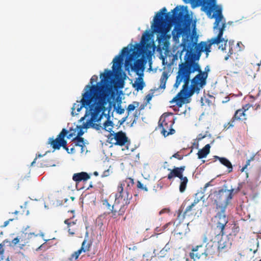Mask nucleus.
I'll list each match as a JSON object with an SVG mask.
<instances>
[{
	"mask_svg": "<svg viewBox=\"0 0 261 261\" xmlns=\"http://www.w3.org/2000/svg\"><path fill=\"white\" fill-rule=\"evenodd\" d=\"M184 8V7L182 6L181 9ZM191 23L190 16L184 9L180 10L178 6L169 13H167L166 8L163 7L155 15L151 27L153 32L165 34L169 30L168 25L173 23L174 28L172 34L174 41L178 40L181 35L183 37L180 44L182 49L179 53V58L181 59L182 53L186 51L185 61H199L201 53L205 51L207 56L211 51V45L216 43H212L211 39L208 44L203 41L197 44V38H196L194 41V37L191 35Z\"/></svg>",
	"mask_w": 261,
	"mask_h": 261,
	"instance_id": "1",
	"label": "nucleus"
},
{
	"mask_svg": "<svg viewBox=\"0 0 261 261\" xmlns=\"http://www.w3.org/2000/svg\"><path fill=\"white\" fill-rule=\"evenodd\" d=\"M100 81L95 85L90 87V85H87L85 87L82 98L80 101H77V103H74L72 108V116L77 115L84 107L90 111L92 119L96 118L95 116L99 112L105 100L111 94L114 83V72L106 69L105 73L100 74Z\"/></svg>",
	"mask_w": 261,
	"mask_h": 261,
	"instance_id": "2",
	"label": "nucleus"
},
{
	"mask_svg": "<svg viewBox=\"0 0 261 261\" xmlns=\"http://www.w3.org/2000/svg\"><path fill=\"white\" fill-rule=\"evenodd\" d=\"M198 69L194 66H191L189 63L186 61L178 65V70L174 88L177 89L182 82H184V85L182 86L181 90L172 100V101H176L178 106H181V103H179V102H182L185 98L192 95L195 92L199 93L200 89L203 87H201L199 84L193 86L192 79L191 81V85L190 87L189 86L190 75L195 72V71Z\"/></svg>",
	"mask_w": 261,
	"mask_h": 261,
	"instance_id": "3",
	"label": "nucleus"
},
{
	"mask_svg": "<svg viewBox=\"0 0 261 261\" xmlns=\"http://www.w3.org/2000/svg\"><path fill=\"white\" fill-rule=\"evenodd\" d=\"M148 33H144L142 37L141 44H137L135 49L133 48L131 45L130 48L128 46L124 47L121 53L116 56L113 60V66L112 70L115 76V72L118 71L123 65L124 58L125 57V65L126 67L131 66V62L137 59L141 55L147 51V48L149 45H145L146 42L148 40ZM128 67H127V68Z\"/></svg>",
	"mask_w": 261,
	"mask_h": 261,
	"instance_id": "4",
	"label": "nucleus"
},
{
	"mask_svg": "<svg viewBox=\"0 0 261 261\" xmlns=\"http://www.w3.org/2000/svg\"><path fill=\"white\" fill-rule=\"evenodd\" d=\"M186 4H191L193 8L201 7L203 11L210 18L215 19V29L223 18L222 6L217 4V0H183Z\"/></svg>",
	"mask_w": 261,
	"mask_h": 261,
	"instance_id": "5",
	"label": "nucleus"
},
{
	"mask_svg": "<svg viewBox=\"0 0 261 261\" xmlns=\"http://www.w3.org/2000/svg\"><path fill=\"white\" fill-rule=\"evenodd\" d=\"M134 185V180L131 178H126L120 182L117 188V193L115 195V204H121V206L127 205L130 202L132 196L129 197V192Z\"/></svg>",
	"mask_w": 261,
	"mask_h": 261,
	"instance_id": "6",
	"label": "nucleus"
},
{
	"mask_svg": "<svg viewBox=\"0 0 261 261\" xmlns=\"http://www.w3.org/2000/svg\"><path fill=\"white\" fill-rule=\"evenodd\" d=\"M233 189H221L214 192L209 197L216 205V209H223L226 210L229 201L232 198Z\"/></svg>",
	"mask_w": 261,
	"mask_h": 261,
	"instance_id": "7",
	"label": "nucleus"
},
{
	"mask_svg": "<svg viewBox=\"0 0 261 261\" xmlns=\"http://www.w3.org/2000/svg\"><path fill=\"white\" fill-rule=\"evenodd\" d=\"M112 98L111 94L107 97V98L105 100V101L103 103V105L101 107L100 110L99 112L98 113L97 115L95 116L96 118L94 119H92V114H90L91 118L89 119L87 122H89V127H93L96 130H99L100 128H102L104 127H102L99 124H97L94 123L95 122H99L102 118L103 116H105L108 119V114L110 115V113L112 110V107L115 106V104H114L112 101H111Z\"/></svg>",
	"mask_w": 261,
	"mask_h": 261,
	"instance_id": "8",
	"label": "nucleus"
},
{
	"mask_svg": "<svg viewBox=\"0 0 261 261\" xmlns=\"http://www.w3.org/2000/svg\"><path fill=\"white\" fill-rule=\"evenodd\" d=\"M107 115L108 120L103 123L104 127L103 128L110 133V134L108 136L110 142L113 143L112 141L114 139L116 141V142L114 143L115 145L123 146L127 140L125 133L122 131L115 133L113 130L114 123L112 121L110 120V115L109 114Z\"/></svg>",
	"mask_w": 261,
	"mask_h": 261,
	"instance_id": "9",
	"label": "nucleus"
},
{
	"mask_svg": "<svg viewBox=\"0 0 261 261\" xmlns=\"http://www.w3.org/2000/svg\"><path fill=\"white\" fill-rule=\"evenodd\" d=\"M190 66H194L198 69L195 72H198V74L192 79L193 86L200 85L201 87H204L206 84V80L208 76V72L210 71V67L206 66L204 68V71H202L201 69L200 66L198 61L188 62Z\"/></svg>",
	"mask_w": 261,
	"mask_h": 261,
	"instance_id": "10",
	"label": "nucleus"
},
{
	"mask_svg": "<svg viewBox=\"0 0 261 261\" xmlns=\"http://www.w3.org/2000/svg\"><path fill=\"white\" fill-rule=\"evenodd\" d=\"M172 115L171 113L170 114H164L160 118L159 125L162 128L161 133L164 137H167L170 134H173L175 132L172 128L174 123V118Z\"/></svg>",
	"mask_w": 261,
	"mask_h": 261,
	"instance_id": "11",
	"label": "nucleus"
},
{
	"mask_svg": "<svg viewBox=\"0 0 261 261\" xmlns=\"http://www.w3.org/2000/svg\"><path fill=\"white\" fill-rule=\"evenodd\" d=\"M215 22L214 23V30L215 31L216 30H218L219 31V33L216 37L212 38V43H216V44H218L220 42L224 41L225 43L226 44L227 42V39H225V38L222 37L224 31L225 30V28L226 27L225 20L224 17L223 16V18L221 19V20H220L217 27L215 29Z\"/></svg>",
	"mask_w": 261,
	"mask_h": 261,
	"instance_id": "12",
	"label": "nucleus"
},
{
	"mask_svg": "<svg viewBox=\"0 0 261 261\" xmlns=\"http://www.w3.org/2000/svg\"><path fill=\"white\" fill-rule=\"evenodd\" d=\"M219 210L220 211L217 213L216 216V218L217 219V229L220 230L219 234L223 236L225 233L224 230L228 220L225 213L226 210Z\"/></svg>",
	"mask_w": 261,
	"mask_h": 261,
	"instance_id": "13",
	"label": "nucleus"
},
{
	"mask_svg": "<svg viewBox=\"0 0 261 261\" xmlns=\"http://www.w3.org/2000/svg\"><path fill=\"white\" fill-rule=\"evenodd\" d=\"M134 61V65L131 63V66H128L127 68V67H126L124 64L125 70L129 71V68H130L132 70L135 71L137 75H140V73H143L144 67L142 60L140 59H136Z\"/></svg>",
	"mask_w": 261,
	"mask_h": 261,
	"instance_id": "14",
	"label": "nucleus"
},
{
	"mask_svg": "<svg viewBox=\"0 0 261 261\" xmlns=\"http://www.w3.org/2000/svg\"><path fill=\"white\" fill-rule=\"evenodd\" d=\"M185 167H174L172 170L168 169L170 172L168 175V179L171 180L173 177H178L179 179L183 177V172L185 171Z\"/></svg>",
	"mask_w": 261,
	"mask_h": 261,
	"instance_id": "15",
	"label": "nucleus"
},
{
	"mask_svg": "<svg viewBox=\"0 0 261 261\" xmlns=\"http://www.w3.org/2000/svg\"><path fill=\"white\" fill-rule=\"evenodd\" d=\"M203 250V246L202 245H197L193 247L192 249V252L190 253L191 258L195 260L204 256Z\"/></svg>",
	"mask_w": 261,
	"mask_h": 261,
	"instance_id": "16",
	"label": "nucleus"
},
{
	"mask_svg": "<svg viewBox=\"0 0 261 261\" xmlns=\"http://www.w3.org/2000/svg\"><path fill=\"white\" fill-rule=\"evenodd\" d=\"M248 109H245V108H243V109H239L237 110L233 118H232L231 120L228 123V124H230L229 126L228 127V128H230L231 127L233 126V122L236 120H245V111Z\"/></svg>",
	"mask_w": 261,
	"mask_h": 261,
	"instance_id": "17",
	"label": "nucleus"
},
{
	"mask_svg": "<svg viewBox=\"0 0 261 261\" xmlns=\"http://www.w3.org/2000/svg\"><path fill=\"white\" fill-rule=\"evenodd\" d=\"M222 236L221 239L218 242V249L220 251H225L229 248L231 245L229 239L227 236Z\"/></svg>",
	"mask_w": 261,
	"mask_h": 261,
	"instance_id": "18",
	"label": "nucleus"
},
{
	"mask_svg": "<svg viewBox=\"0 0 261 261\" xmlns=\"http://www.w3.org/2000/svg\"><path fill=\"white\" fill-rule=\"evenodd\" d=\"M143 75V73H140V74L138 75V77L135 81L133 84V87L137 91L142 90L145 85L142 78Z\"/></svg>",
	"mask_w": 261,
	"mask_h": 261,
	"instance_id": "19",
	"label": "nucleus"
},
{
	"mask_svg": "<svg viewBox=\"0 0 261 261\" xmlns=\"http://www.w3.org/2000/svg\"><path fill=\"white\" fill-rule=\"evenodd\" d=\"M90 178V177L88 173L85 172L75 173L72 176V179L76 182H80L82 180L86 181Z\"/></svg>",
	"mask_w": 261,
	"mask_h": 261,
	"instance_id": "20",
	"label": "nucleus"
},
{
	"mask_svg": "<svg viewBox=\"0 0 261 261\" xmlns=\"http://www.w3.org/2000/svg\"><path fill=\"white\" fill-rule=\"evenodd\" d=\"M90 247V244L87 243L86 241L84 240L83 242L81 248L77 251L74 252L71 255L72 258L76 259L82 252H86L88 250Z\"/></svg>",
	"mask_w": 261,
	"mask_h": 261,
	"instance_id": "21",
	"label": "nucleus"
},
{
	"mask_svg": "<svg viewBox=\"0 0 261 261\" xmlns=\"http://www.w3.org/2000/svg\"><path fill=\"white\" fill-rule=\"evenodd\" d=\"M214 157L215 159H218L222 164L227 167L228 172H231L232 171L233 168L232 164L228 159L218 156H215Z\"/></svg>",
	"mask_w": 261,
	"mask_h": 261,
	"instance_id": "22",
	"label": "nucleus"
},
{
	"mask_svg": "<svg viewBox=\"0 0 261 261\" xmlns=\"http://www.w3.org/2000/svg\"><path fill=\"white\" fill-rule=\"evenodd\" d=\"M210 145L206 144L202 149L199 150L197 153L198 159H201L205 158L210 153Z\"/></svg>",
	"mask_w": 261,
	"mask_h": 261,
	"instance_id": "23",
	"label": "nucleus"
},
{
	"mask_svg": "<svg viewBox=\"0 0 261 261\" xmlns=\"http://www.w3.org/2000/svg\"><path fill=\"white\" fill-rule=\"evenodd\" d=\"M68 131L66 130L65 128L62 129L61 132L58 135V139H60V147L63 146L64 148H65L66 146L67 142L64 139L65 136L68 134Z\"/></svg>",
	"mask_w": 261,
	"mask_h": 261,
	"instance_id": "24",
	"label": "nucleus"
},
{
	"mask_svg": "<svg viewBox=\"0 0 261 261\" xmlns=\"http://www.w3.org/2000/svg\"><path fill=\"white\" fill-rule=\"evenodd\" d=\"M203 253L205 258L210 255H212L214 253L212 245L208 244H207L204 247L203 246Z\"/></svg>",
	"mask_w": 261,
	"mask_h": 261,
	"instance_id": "25",
	"label": "nucleus"
},
{
	"mask_svg": "<svg viewBox=\"0 0 261 261\" xmlns=\"http://www.w3.org/2000/svg\"><path fill=\"white\" fill-rule=\"evenodd\" d=\"M169 77L168 73L166 71H164L162 73V76L160 79V88L161 89H165L166 87V84L167 81V79Z\"/></svg>",
	"mask_w": 261,
	"mask_h": 261,
	"instance_id": "26",
	"label": "nucleus"
},
{
	"mask_svg": "<svg viewBox=\"0 0 261 261\" xmlns=\"http://www.w3.org/2000/svg\"><path fill=\"white\" fill-rule=\"evenodd\" d=\"M89 122H86V123H83L82 125L77 126L78 130H77V136L76 137H81L84 133L83 128H87L89 127Z\"/></svg>",
	"mask_w": 261,
	"mask_h": 261,
	"instance_id": "27",
	"label": "nucleus"
},
{
	"mask_svg": "<svg viewBox=\"0 0 261 261\" xmlns=\"http://www.w3.org/2000/svg\"><path fill=\"white\" fill-rule=\"evenodd\" d=\"M49 143L53 146V148L55 149H59L60 148V146L59 145L60 140V139H58V137L55 140L49 138Z\"/></svg>",
	"mask_w": 261,
	"mask_h": 261,
	"instance_id": "28",
	"label": "nucleus"
},
{
	"mask_svg": "<svg viewBox=\"0 0 261 261\" xmlns=\"http://www.w3.org/2000/svg\"><path fill=\"white\" fill-rule=\"evenodd\" d=\"M180 179L181 180V182H180V184L179 186V191L181 193H182L186 190L188 180L187 177L186 176L182 177Z\"/></svg>",
	"mask_w": 261,
	"mask_h": 261,
	"instance_id": "29",
	"label": "nucleus"
},
{
	"mask_svg": "<svg viewBox=\"0 0 261 261\" xmlns=\"http://www.w3.org/2000/svg\"><path fill=\"white\" fill-rule=\"evenodd\" d=\"M73 141H75V145L81 147L82 149H83L84 143V139L82 137H75L73 139Z\"/></svg>",
	"mask_w": 261,
	"mask_h": 261,
	"instance_id": "30",
	"label": "nucleus"
},
{
	"mask_svg": "<svg viewBox=\"0 0 261 261\" xmlns=\"http://www.w3.org/2000/svg\"><path fill=\"white\" fill-rule=\"evenodd\" d=\"M215 185L214 180V179L211 180L210 181L206 183L204 187H203V189L201 190V195H202L206 190L207 188L209 187H213Z\"/></svg>",
	"mask_w": 261,
	"mask_h": 261,
	"instance_id": "31",
	"label": "nucleus"
},
{
	"mask_svg": "<svg viewBox=\"0 0 261 261\" xmlns=\"http://www.w3.org/2000/svg\"><path fill=\"white\" fill-rule=\"evenodd\" d=\"M170 246L168 244H167L164 248H163L160 252V257H163L166 254V253L169 250Z\"/></svg>",
	"mask_w": 261,
	"mask_h": 261,
	"instance_id": "32",
	"label": "nucleus"
},
{
	"mask_svg": "<svg viewBox=\"0 0 261 261\" xmlns=\"http://www.w3.org/2000/svg\"><path fill=\"white\" fill-rule=\"evenodd\" d=\"M203 196V194L201 195V191L198 192L195 194V198L193 203L196 205V204H197L201 199H202Z\"/></svg>",
	"mask_w": 261,
	"mask_h": 261,
	"instance_id": "33",
	"label": "nucleus"
},
{
	"mask_svg": "<svg viewBox=\"0 0 261 261\" xmlns=\"http://www.w3.org/2000/svg\"><path fill=\"white\" fill-rule=\"evenodd\" d=\"M103 204L106 205V206L107 207L108 209L110 211V212H112V213H114V214H115L116 213L117 211L113 210L114 206H111V204H109V203L108 202L107 200H105L103 201Z\"/></svg>",
	"mask_w": 261,
	"mask_h": 261,
	"instance_id": "34",
	"label": "nucleus"
},
{
	"mask_svg": "<svg viewBox=\"0 0 261 261\" xmlns=\"http://www.w3.org/2000/svg\"><path fill=\"white\" fill-rule=\"evenodd\" d=\"M155 90H151V91H152V92L148 94L146 96L145 99L146 100L147 103L149 102V101L151 100L152 97L153 96V93Z\"/></svg>",
	"mask_w": 261,
	"mask_h": 261,
	"instance_id": "35",
	"label": "nucleus"
},
{
	"mask_svg": "<svg viewBox=\"0 0 261 261\" xmlns=\"http://www.w3.org/2000/svg\"><path fill=\"white\" fill-rule=\"evenodd\" d=\"M98 79V76L96 75H94L92 76V77L90 79V84L88 85H90V87H92L93 86H94L93 83L97 81ZM96 84H95V85Z\"/></svg>",
	"mask_w": 261,
	"mask_h": 261,
	"instance_id": "36",
	"label": "nucleus"
},
{
	"mask_svg": "<svg viewBox=\"0 0 261 261\" xmlns=\"http://www.w3.org/2000/svg\"><path fill=\"white\" fill-rule=\"evenodd\" d=\"M116 113L119 114H122L124 112V109L123 108H121V106L120 104L118 105V106L115 108Z\"/></svg>",
	"mask_w": 261,
	"mask_h": 261,
	"instance_id": "37",
	"label": "nucleus"
},
{
	"mask_svg": "<svg viewBox=\"0 0 261 261\" xmlns=\"http://www.w3.org/2000/svg\"><path fill=\"white\" fill-rule=\"evenodd\" d=\"M195 206V205L192 202L190 205L188 206L184 212V215H186L187 213H188L189 212H191L193 208Z\"/></svg>",
	"mask_w": 261,
	"mask_h": 261,
	"instance_id": "38",
	"label": "nucleus"
},
{
	"mask_svg": "<svg viewBox=\"0 0 261 261\" xmlns=\"http://www.w3.org/2000/svg\"><path fill=\"white\" fill-rule=\"evenodd\" d=\"M128 117V115L126 116L125 117L122 118L121 120H120L118 122L117 124L116 125V126L117 128H119L121 125L123 124V123L126 120L127 118Z\"/></svg>",
	"mask_w": 261,
	"mask_h": 261,
	"instance_id": "39",
	"label": "nucleus"
},
{
	"mask_svg": "<svg viewBox=\"0 0 261 261\" xmlns=\"http://www.w3.org/2000/svg\"><path fill=\"white\" fill-rule=\"evenodd\" d=\"M136 107L137 106H135V105H134L133 104H130V105H128V107L127 108V111L128 112V114H127L128 116V114H129V112L134 111Z\"/></svg>",
	"mask_w": 261,
	"mask_h": 261,
	"instance_id": "40",
	"label": "nucleus"
},
{
	"mask_svg": "<svg viewBox=\"0 0 261 261\" xmlns=\"http://www.w3.org/2000/svg\"><path fill=\"white\" fill-rule=\"evenodd\" d=\"M90 114V111H89V109L86 110L85 116L80 119V121H84L86 117L87 116H89Z\"/></svg>",
	"mask_w": 261,
	"mask_h": 261,
	"instance_id": "41",
	"label": "nucleus"
},
{
	"mask_svg": "<svg viewBox=\"0 0 261 261\" xmlns=\"http://www.w3.org/2000/svg\"><path fill=\"white\" fill-rule=\"evenodd\" d=\"M110 169L106 170L104 171L102 173V174L101 175V177H107V176H109L110 175Z\"/></svg>",
	"mask_w": 261,
	"mask_h": 261,
	"instance_id": "42",
	"label": "nucleus"
},
{
	"mask_svg": "<svg viewBox=\"0 0 261 261\" xmlns=\"http://www.w3.org/2000/svg\"><path fill=\"white\" fill-rule=\"evenodd\" d=\"M20 239V238L19 239L18 237H16L14 238L13 240H12L11 243L13 245H16L18 243Z\"/></svg>",
	"mask_w": 261,
	"mask_h": 261,
	"instance_id": "43",
	"label": "nucleus"
},
{
	"mask_svg": "<svg viewBox=\"0 0 261 261\" xmlns=\"http://www.w3.org/2000/svg\"><path fill=\"white\" fill-rule=\"evenodd\" d=\"M123 86H124V82L123 81H119L117 83V87L118 88L122 89V88H123Z\"/></svg>",
	"mask_w": 261,
	"mask_h": 261,
	"instance_id": "44",
	"label": "nucleus"
},
{
	"mask_svg": "<svg viewBox=\"0 0 261 261\" xmlns=\"http://www.w3.org/2000/svg\"><path fill=\"white\" fill-rule=\"evenodd\" d=\"M169 212H170V210L169 208H165L159 212V214L162 215V214H164V213H169Z\"/></svg>",
	"mask_w": 261,
	"mask_h": 261,
	"instance_id": "45",
	"label": "nucleus"
},
{
	"mask_svg": "<svg viewBox=\"0 0 261 261\" xmlns=\"http://www.w3.org/2000/svg\"><path fill=\"white\" fill-rule=\"evenodd\" d=\"M4 249L0 248V261L4 259Z\"/></svg>",
	"mask_w": 261,
	"mask_h": 261,
	"instance_id": "46",
	"label": "nucleus"
},
{
	"mask_svg": "<svg viewBox=\"0 0 261 261\" xmlns=\"http://www.w3.org/2000/svg\"><path fill=\"white\" fill-rule=\"evenodd\" d=\"M172 156L178 159V160H181L182 159V157H181V155L178 153L174 154Z\"/></svg>",
	"mask_w": 261,
	"mask_h": 261,
	"instance_id": "47",
	"label": "nucleus"
},
{
	"mask_svg": "<svg viewBox=\"0 0 261 261\" xmlns=\"http://www.w3.org/2000/svg\"><path fill=\"white\" fill-rule=\"evenodd\" d=\"M253 158H254V156H252L250 159L246 161V164L244 166H245L246 167H247L249 165H250V162H251V161L253 160Z\"/></svg>",
	"mask_w": 261,
	"mask_h": 261,
	"instance_id": "48",
	"label": "nucleus"
},
{
	"mask_svg": "<svg viewBox=\"0 0 261 261\" xmlns=\"http://www.w3.org/2000/svg\"><path fill=\"white\" fill-rule=\"evenodd\" d=\"M13 219H10L9 220H7V221H5L4 222V225L3 226V227H5L7 226L8 225V224L9 223V222L10 221H13Z\"/></svg>",
	"mask_w": 261,
	"mask_h": 261,
	"instance_id": "49",
	"label": "nucleus"
},
{
	"mask_svg": "<svg viewBox=\"0 0 261 261\" xmlns=\"http://www.w3.org/2000/svg\"><path fill=\"white\" fill-rule=\"evenodd\" d=\"M23 233H24V234L25 236L28 235V238L30 237V236H32V235H35V236H38L37 234L35 235V233H33H33H31H31H27V232H25V233H24V232H23Z\"/></svg>",
	"mask_w": 261,
	"mask_h": 261,
	"instance_id": "50",
	"label": "nucleus"
},
{
	"mask_svg": "<svg viewBox=\"0 0 261 261\" xmlns=\"http://www.w3.org/2000/svg\"><path fill=\"white\" fill-rule=\"evenodd\" d=\"M223 42H224V46H223V44H221V45L219 46V49H221L223 50L225 49V46H226V44L225 43L224 41H223Z\"/></svg>",
	"mask_w": 261,
	"mask_h": 261,
	"instance_id": "51",
	"label": "nucleus"
},
{
	"mask_svg": "<svg viewBox=\"0 0 261 261\" xmlns=\"http://www.w3.org/2000/svg\"><path fill=\"white\" fill-rule=\"evenodd\" d=\"M74 135V134L73 133H69V134L67 135V138L68 139H70V138H71V137H73V136Z\"/></svg>",
	"mask_w": 261,
	"mask_h": 261,
	"instance_id": "52",
	"label": "nucleus"
},
{
	"mask_svg": "<svg viewBox=\"0 0 261 261\" xmlns=\"http://www.w3.org/2000/svg\"><path fill=\"white\" fill-rule=\"evenodd\" d=\"M168 225H169V223L166 224L165 225H164L163 227V228L162 229V231H164L167 228V227H168Z\"/></svg>",
	"mask_w": 261,
	"mask_h": 261,
	"instance_id": "53",
	"label": "nucleus"
},
{
	"mask_svg": "<svg viewBox=\"0 0 261 261\" xmlns=\"http://www.w3.org/2000/svg\"><path fill=\"white\" fill-rule=\"evenodd\" d=\"M75 152V150L74 148H71L70 150V151L68 152V153H73Z\"/></svg>",
	"mask_w": 261,
	"mask_h": 261,
	"instance_id": "54",
	"label": "nucleus"
},
{
	"mask_svg": "<svg viewBox=\"0 0 261 261\" xmlns=\"http://www.w3.org/2000/svg\"><path fill=\"white\" fill-rule=\"evenodd\" d=\"M195 27H196V22H194L193 23H192L193 32L195 31Z\"/></svg>",
	"mask_w": 261,
	"mask_h": 261,
	"instance_id": "55",
	"label": "nucleus"
},
{
	"mask_svg": "<svg viewBox=\"0 0 261 261\" xmlns=\"http://www.w3.org/2000/svg\"><path fill=\"white\" fill-rule=\"evenodd\" d=\"M138 187H139V188H143V185L142 184H141L140 182H138Z\"/></svg>",
	"mask_w": 261,
	"mask_h": 261,
	"instance_id": "56",
	"label": "nucleus"
},
{
	"mask_svg": "<svg viewBox=\"0 0 261 261\" xmlns=\"http://www.w3.org/2000/svg\"><path fill=\"white\" fill-rule=\"evenodd\" d=\"M65 222V224H66L68 226H70V224H71V223L69 222V220H66L65 221V222Z\"/></svg>",
	"mask_w": 261,
	"mask_h": 261,
	"instance_id": "57",
	"label": "nucleus"
},
{
	"mask_svg": "<svg viewBox=\"0 0 261 261\" xmlns=\"http://www.w3.org/2000/svg\"><path fill=\"white\" fill-rule=\"evenodd\" d=\"M44 244H42L41 246H40L37 249V250H41L42 248L43 247Z\"/></svg>",
	"mask_w": 261,
	"mask_h": 261,
	"instance_id": "58",
	"label": "nucleus"
},
{
	"mask_svg": "<svg viewBox=\"0 0 261 261\" xmlns=\"http://www.w3.org/2000/svg\"><path fill=\"white\" fill-rule=\"evenodd\" d=\"M246 168H247V167H246L245 166H244L243 167V168L241 169V171L242 172H244V170H245V169H246Z\"/></svg>",
	"mask_w": 261,
	"mask_h": 261,
	"instance_id": "59",
	"label": "nucleus"
},
{
	"mask_svg": "<svg viewBox=\"0 0 261 261\" xmlns=\"http://www.w3.org/2000/svg\"><path fill=\"white\" fill-rule=\"evenodd\" d=\"M36 160H37V157L34 159L33 162L31 163V166H33L35 164Z\"/></svg>",
	"mask_w": 261,
	"mask_h": 261,
	"instance_id": "60",
	"label": "nucleus"
},
{
	"mask_svg": "<svg viewBox=\"0 0 261 261\" xmlns=\"http://www.w3.org/2000/svg\"><path fill=\"white\" fill-rule=\"evenodd\" d=\"M229 125H230V124H228V123L227 124L224 125V127L228 129V127L229 126Z\"/></svg>",
	"mask_w": 261,
	"mask_h": 261,
	"instance_id": "61",
	"label": "nucleus"
},
{
	"mask_svg": "<svg viewBox=\"0 0 261 261\" xmlns=\"http://www.w3.org/2000/svg\"><path fill=\"white\" fill-rule=\"evenodd\" d=\"M161 230V229L160 228H159V227H156V228H155V231H156V232H159V231H160Z\"/></svg>",
	"mask_w": 261,
	"mask_h": 261,
	"instance_id": "62",
	"label": "nucleus"
},
{
	"mask_svg": "<svg viewBox=\"0 0 261 261\" xmlns=\"http://www.w3.org/2000/svg\"><path fill=\"white\" fill-rule=\"evenodd\" d=\"M240 45H242V42H238L237 46L240 47Z\"/></svg>",
	"mask_w": 261,
	"mask_h": 261,
	"instance_id": "63",
	"label": "nucleus"
},
{
	"mask_svg": "<svg viewBox=\"0 0 261 261\" xmlns=\"http://www.w3.org/2000/svg\"><path fill=\"white\" fill-rule=\"evenodd\" d=\"M229 55H227L225 57V60H227L229 59Z\"/></svg>",
	"mask_w": 261,
	"mask_h": 261,
	"instance_id": "64",
	"label": "nucleus"
}]
</instances>
